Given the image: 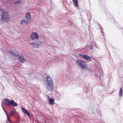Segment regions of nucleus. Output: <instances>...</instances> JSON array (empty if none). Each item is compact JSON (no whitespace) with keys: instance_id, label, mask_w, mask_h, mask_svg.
Listing matches in <instances>:
<instances>
[{"instance_id":"20e7f679","label":"nucleus","mask_w":123,"mask_h":123,"mask_svg":"<svg viewBox=\"0 0 123 123\" xmlns=\"http://www.w3.org/2000/svg\"><path fill=\"white\" fill-rule=\"evenodd\" d=\"M76 63L82 70H84L87 68V64L86 62L82 60H77Z\"/></svg>"},{"instance_id":"aec40b11","label":"nucleus","mask_w":123,"mask_h":123,"mask_svg":"<svg viewBox=\"0 0 123 123\" xmlns=\"http://www.w3.org/2000/svg\"><path fill=\"white\" fill-rule=\"evenodd\" d=\"M99 114H100V113H99Z\"/></svg>"},{"instance_id":"7ed1b4c3","label":"nucleus","mask_w":123,"mask_h":123,"mask_svg":"<svg viewBox=\"0 0 123 123\" xmlns=\"http://www.w3.org/2000/svg\"><path fill=\"white\" fill-rule=\"evenodd\" d=\"M26 19H23L20 22L22 25H25L30 23L31 21V14L29 12L27 13L26 15Z\"/></svg>"},{"instance_id":"2eb2a0df","label":"nucleus","mask_w":123,"mask_h":123,"mask_svg":"<svg viewBox=\"0 0 123 123\" xmlns=\"http://www.w3.org/2000/svg\"><path fill=\"white\" fill-rule=\"evenodd\" d=\"M49 102L50 104V105L53 104L54 102V100L53 98H51L49 100Z\"/></svg>"},{"instance_id":"f8f14e48","label":"nucleus","mask_w":123,"mask_h":123,"mask_svg":"<svg viewBox=\"0 0 123 123\" xmlns=\"http://www.w3.org/2000/svg\"><path fill=\"white\" fill-rule=\"evenodd\" d=\"M30 45L32 47L35 48H37L39 47V45L36 43H30Z\"/></svg>"},{"instance_id":"6e6552de","label":"nucleus","mask_w":123,"mask_h":123,"mask_svg":"<svg viewBox=\"0 0 123 123\" xmlns=\"http://www.w3.org/2000/svg\"><path fill=\"white\" fill-rule=\"evenodd\" d=\"M30 36L31 39L32 40H34L35 39L37 40L39 39V36L36 33L32 32L31 33Z\"/></svg>"},{"instance_id":"9d476101","label":"nucleus","mask_w":123,"mask_h":123,"mask_svg":"<svg viewBox=\"0 0 123 123\" xmlns=\"http://www.w3.org/2000/svg\"><path fill=\"white\" fill-rule=\"evenodd\" d=\"M102 71L101 70H98L96 71V74L95 75L96 77H99L101 76L102 75Z\"/></svg>"},{"instance_id":"dca6fc26","label":"nucleus","mask_w":123,"mask_h":123,"mask_svg":"<svg viewBox=\"0 0 123 123\" xmlns=\"http://www.w3.org/2000/svg\"><path fill=\"white\" fill-rule=\"evenodd\" d=\"M87 46H88V47L90 48L91 49H92L93 48V45H92V44H90L89 45H87Z\"/></svg>"},{"instance_id":"0eeeda50","label":"nucleus","mask_w":123,"mask_h":123,"mask_svg":"<svg viewBox=\"0 0 123 123\" xmlns=\"http://www.w3.org/2000/svg\"><path fill=\"white\" fill-rule=\"evenodd\" d=\"M2 107L3 110L5 112V113H6V116H7V118L8 119V121H7V123H11V120L9 118V117L12 115L14 114V112L13 110H12L11 111L9 114L8 115L7 114L6 111L4 109L2 105Z\"/></svg>"},{"instance_id":"f3484780","label":"nucleus","mask_w":123,"mask_h":123,"mask_svg":"<svg viewBox=\"0 0 123 123\" xmlns=\"http://www.w3.org/2000/svg\"><path fill=\"white\" fill-rule=\"evenodd\" d=\"M20 1H18L17 2H16L15 3V4H16V3H19L20 2Z\"/></svg>"},{"instance_id":"1a4fd4ad","label":"nucleus","mask_w":123,"mask_h":123,"mask_svg":"<svg viewBox=\"0 0 123 123\" xmlns=\"http://www.w3.org/2000/svg\"><path fill=\"white\" fill-rule=\"evenodd\" d=\"M80 56L81 57H83L84 59L88 61L91 60V58L89 56L84 55L80 54Z\"/></svg>"},{"instance_id":"9b49d317","label":"nucleus","mask_w":123,"mask_h":123,"mask_svg":"<svg viewBox=\"0 0 123 123\" xmlns=\"http://www.w3.org/2000/svg\"><path fill=\"white\" fill-rule=\"evenodd\" d=\"M21 109L22 111L24 113L26 114L29 117H30V115L28 111H27L26 109L22 107Z\"/></svg>"},{"instance_id":"f257e3e1","label":"nucleus","mask_w":123,"mask_h":123,"mask_svg":"<svg viewBox=\"0 0 123 123\" xmlns=\"http://www.w3.org/2000/svg\"><path fill=\"white\" fill-rule=\"evenodd\" d=\"M0 12L1 14V20L2 22H7L10 20L7 13L5 10L0 8Z\"/></svg>"},{"instance_id":"39448f33","label":"nucleus","mask_w":123,"mask_h":123,"mask_svg":"<svg viewBox=\"0 0 123 123\" xmlns=\"http://www.w3.org/2000/svg\"><path fill=\"white\" fill-rule=\"evenodd\" d=\"M5 103L8 105L11 106L12 105L15 106H17V104L13 100H10L8 98L4 99Z\"/></svg>"},{"instance_id":"f03ea898","label":"nucleus","mask_w":123,"mask_h":123,"mask_svg":"<svg viewBox=\"0 0 123 123\" xmlns=\"http://www.w3.org/2000/svg\"><path fill=\"white\" fill-rule=\"evenodd\" d=\"M46 82L47 85V88L49 90L52 92L53 90V82L51 78L49 76L46 78Z\"/></svg>"},{"instance_id":"ddd939ff","label":"nucleus","mask_w":123,"mask_h":123,"mask_svg":"<svg viewBox=\"0 0 123 123\" xmlns=\"http://www.w3.org/2000/svg\"><path fill=\"white\" fill-rule=\"evenodd\" d=\"M72 1L74 3V5L76 7L78 6V1L77 0H72Z\"/></svg>"},{"instance_id":"4468645a","label":"nucleus","mask_w":123,"mask_h":123,"mask_svg":"<svg viewBox=\"0 0 123 123\" xmlns=\"http://www.w3.org/2000/svg\"><path fill=\"white\" fill-rule=\"evenodd\" d=\"M123 89L122 87H121L119 91V95L120 96H123Z\"/></svg>"},{"instance_id":"6ab92c4d","label":"nucleus","mask_w":123,"mask_h":123,"mask_svg":"<svg viewBox=\"0 0 123 123\" xmlns=\"http://www.w3.org/2000/svg\"><path fill=\"white\" fill-rule=\"evenodd\" d=\"M93 113H96V112H95V111H93Z\"/></svg>"},{"instance_id":"a211bd4d","label":"nucleus","mask_w":123,"mask_h":123,"mask_svg":"<svg viewBox=\"0 0 123 123\" xmlns=\"http://www.w3.org/2000/svg\"><path fill=\"white\" fill-rule=\"evenodd\" d=\"M47 97L48 98H49V99H50L51 98H50L49 96L48 95H47Z\"/></svg>"},{"instance_id":"423d86ee","label":"nucleus","mask_w":123,"mask_h":123,"mask_svg":"<svg viewBox=\"0 0 123 123\" xmlns=\"http://www.w3.org/2000/svg\"><path fill=\"white\" fill-rule=\"evenodd\" d=\"M10 53L15 56L18 57L19 60L22 63H23L25 62V59L21 55H19L18 54L12 51H10Z\"/></svg>"}]
</instances>
